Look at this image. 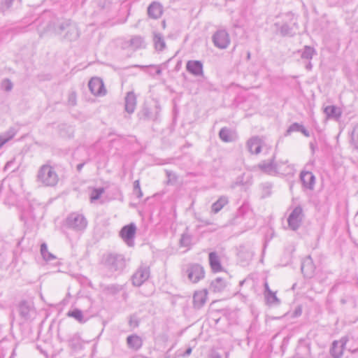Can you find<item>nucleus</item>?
Listing matches in <instances>:
<instances>
[{
	"label": "nucleus",
	"mask_w": 358,
	"mask_h": 358,
	"mask_svg": "<svg viewBox=\"0 0 358 358\" xmlns=\"http://www.w3.org/2000/svg\"><path fill=\"white\" fill-rule=\"evenodd\" d=\"M36 182L43 187H55L59 182V176L53 166L43 164L38 171Z\"/></svg>",
	"instance_id": "1"
},
{
	"label": "nucleus",
	"mask_w": 358,
	"mask_h": 358,
	"mask_svg": "<svg viewBox=\"0 0 358 358\" xmlns=\"http://www.w3.org/2000/svg\"><path fill=\"white\" fill-rule=\"evenodd\" d=\"M103 263L108 270L121 272L125 268L126 260L123 255L108 253L103 257Z\"/></svg>",
	"instance_id": "2"
},
{
	"label": "nucleus",
	"mask_w": 358,
	"mask_h": 358,
	"mask_svg": "<svg viewBox=\"0 0 358 358\" xmlns=\"http://www.w3.org/2000/svg\"><path fill=\"white\" fill-rule=\"evenodd\" d=\"M254 171H260L262 173L274 176L280 171V166L275 162V156L271 159L263 160L252 167Z\"/></svg>",
	"instance_id": "3"
},
{
	"label": "nucleus",
	"mask_w": 358,
	"mask_h": 358,
	"mask_svg": "<svg viewBox=\"0 0 358 358\" xmlns=\"http://www.w3.org/2000/svg\"><path fill=\"white\" fill-rule=\"evenodd\" d=\"M66 226L76 231L84 230L87 224L85 217L79 213H72L66 219Z\"/></svg>",
	"instance_id": "4"
},
{
	"label": "nucleus",
	"mask_w": 358,
	"mask_h": 358,
	"mask_svg": "<svg viewBox=\"0 0 358 358\" xmlns=\"http://www.w3.org/2000/svg\"><path fill=\"white\" fill-rule=\"evenodd\" d=\"M212 41L214 45L220 49H227L231 42L229 33L223 29H217L212 36Z\"/></svg>",
	"instance_id": "5"
},
{
	"label": "nucleus",
	"mask_w": 358,
	"mask_h": 358,
	"mask_svg": "<svg viewBox=\"0 0 358 358\" xmlns=\"http://www.w3.org/2000/svg\"><path fill=\"white\" fill-rule=\"evenodd\" d=\"M188 280L192 283H196L204 278L203 268L198 264H189L185 270Z\"/></svg>",
	"instance_id": "6"
},
{
	"label": "nucleus",
	"mask_w": 358,
	"mask_h": 358,
	"mask_svg": "<svg viewBox=\"0 0 358 358\" xmlns=\"http://www.w3.org/2000/svg\"><path fill=\"white\" fill-rule=\"evenodd\" d=\"M303 217L302 208L299 206L295 207L287 219L289 227L293 231L297 230L302 223Z\"/></svg>",
	"instance_id": "7"
},
{
	"label": "nucleus",
	"mask_w": 358,
	"mask_h": 358,
	"mask_svg": "<svg viewBox=\"0 0 358 358\" xmlns=\"http://www.w3.org/2000/svg\"><path fill=\"white\" fill-rule=\"evenodd\" d=\"M150 267L146 265H141L133 274L132 283L134 286L139 287L150 278Z\"/></svg>",
	"instance_id": "8"
},
{
	"label": "nucleus",
	"mask_w": 358,
	"mask_h": 358,
	"mask_svg": "<svg viewBox=\"0 0 358 358\" xmlns=\"http://www.w3.org/2000/svg\"><path fill=\"white\" fill-rule=\"evenodd\" d=\"M136 227L134 223L124 226L120 230V235L126 244L129 247L134 245V238Z\"/></svg>",
	"instance_id": "9"
},
{
	"label": "nucleus",
	"mask_w": 358,
	"mask_h": 358,
	"mask_svg": "<svg viewBox=\"0 0 358 358\" xmlns=\"http://www.w3.org/2000/svg\"><path fill=\"white\" fill-rule=\"evenodd\" d=\"M349 341L348 337H342L339 341H334L332 343L330 353L334 358H341L343 350Z\"/></svg>",
	"instance_id": "10"
},
{
	"label": "nucleus",
	"mask_w": 358,
	"mask_h": 358,
	"mask_svg": "<svg viewBox=\"0 0 358 358\" xmlns=\"http://www.w3.org/2000/svg\"><path fill=\"white\" fill-rule=\"evenodd\" d=\"M186 69L196 77L203 76V65L201 61L189 60L186 64Z\"/></svg>",
	"instance_id": "11"
},
{
	"label": "nucleus",
	"mask_w": 358,
	"mask_h": 358,
	"mask_svg": "<svg viewBox=\"0 0 358 358\" xmlns=\"http://www.w3.org/2000/svg\"><path fill=\"white\" fill-rule=\"evenodd\" d=\"M88 87L94 95L100 96L106 94L103 83L98 78H92L89 82Z\"/></svg>",
	"instance_id": "12"
},
{
	"label": "nucleus",
	"mask_w": 358,
	"mask_h": 358,
	"mask_svg": "<svg viewBox=\"0 0 358 358\" xmlns=\"http://www.w3.org/2000/svg\"><path fill=\"white\" fill-rule=\"evenodd\" d=\"M301 269L306 278H311L314 275L315 266L310 256H308L303 259Z\"/></svg>",
	"instance_id": "13"
},
{
	"label": "nucleus",
	"mask_w": 358,
	"mask_h": 358,
	"mask_svg": "<svg viewBox=\"0 0 358 358\" xmlns=\"http://www.w3.org/2000/svg\"><path fill=\"white\" fill-rule=\"evenodd\" d=\"M207 291L206 289L196 292L193 296L194 307L200 309L206 302Z\"/></svg>",
	"instance_id": "14"
},
{
	"label": "nucleus",
	"mask_w": 358,
	"mask_h": 358,
	"mask_svg": "<svg viewBox=\"0 0 358 358\" xmlns=\"http://www.w3.org/2000/svg\"><path fill=\"white\" fill-rule=\"evenodd\" d=\"M136 106V96L133 92H129L125 97V110L131 114L134 112Z\"/></svg>",
	"instance_id": "15"
},
{
	"label": "nucleus",
	"mask_w": 358,
	"mask_h": 358,
	"mask_svg": "<svg viewBox=\"0 0 358 358\" xmlns=\"http://www.w3.org/2000/svg\"><path fill=\"white\" fill-rule=\"evenodd\" d=\"M301 180L306 188L312 189L315 184V176L310 171H302L300 175Z\"/></svg>",
	"instance_id": "16"
},
{
	"label": "nucleus",
	"mask_w": 358,
	"mask_h": 358,
	"mask_svg": "<svg viewBox=\"0 0 358 358\" xmlns=\"http://www.w3.org/2000/svg\"><path fill=\"white\" fill-rule=\"evenodd\" d=\"M127 344L129 348L138 350L142 347L143 341L139 336L132 334L127 338Z\"/></svg>",
	"instance_id": "17"
},
{
	"label": "nucleus",
	"mask_w": 358,
	"mask_h": 358,
	"mask_svg": "<svg viewBox=\"0 0 358 358\" xmlns=\"http://www.w3.org/2000/svg\"><path fill=\"white\" fill-rule=\"evenodd\" d=\"M247 147L252 154H259L262 148L260 138L257 136L250 138L247 142Z\"/></svg>",
	"instance_id": "18"
},
{
	"label": "nucleus",
	"mask_w": 358,
	"mask_h": 358,
	"mask_svg": "<svg viewBox=\"0 0 358 358\" xmlns=\"http://www.w3.org/2000/svg\"><path fill=\"white\" fill-rule=\"evenodd\" d=\"M162 14V7L157 2H152L148 8V15L150 17L157 19Z\"/></svg>",
	"instance_id": "19"
},
{
	"label": "nucleus",
	"mask_w": 358,
	"mask_h": 358,
	"mask_svg": "<svg viewBox=\"0 0 358 358\" xmlns=\"http://www.w3.org/2000/svg\"><path fill=\"white\" fill-rule=\"evenodd\" d=\"M324 113L327 118L338 120L341 116L340 108L335 106H327L324 108Z\"/></svg>",
	"instance_id": "20"
},
{
	"label": "nucleus",
	"mask_w": 358,
	"mask_h": 358,
	"mask_svg": "<svg viewBox=\"0 0 358 358\" xmlns=\"http://www.w3.org/2000/svg\"><path fill=\"white\" fill-rule=\"evenodd\" d=\"M210 266L214 272H219L222 270V266L218 255L216 252H212L209 254Z\"/></svg>",
	"instance_id": "21"
},
{
	"label": "nucleus",
	"mask_w": 358,
	"mask_h": 358,
	"mask_svg": "<svg viewBox=\"0 0 358 358\" xmlns=\"http://www.w3.org/2000/svg\"><path fill=\"white\" fill-rule=\"evenodd\" d=\"M66 315L68 317L74 318L81 324L85 323L89 320V317H85L83 315V311L78 308H75L73 310L69 311Z\"/></svg>",
	"instance_id": "22"
},
{
	"label": "nucleus",
	"mask_w": 358,
	"mask_h": 358,
	"mask_svg": "<svg viewBox=\"0 0 358 358\" xmlns=\"http://www.w3.org/2000/svg\"><path fill=\"white\" fill-rule=\"evenodd\" d=\"M266 289V294L265 298L266 301V303L270 306H276L280 304V300L275 295V293L273 292L269 289L268 285L267 284L265 285Z\"/></svg>",
	"instance_id": "23"
},
{
	"label": "nucleus",
	"mask_w": 358,
	"mask_h": 358,
	"mask_svg": "<svg viewBox=\"0 0 358 358\" xmlns=\"http://www.w3.org/2000/svg\"><path fill=\"white\" fill-rule=\"evenodd\" d=\"M295 131L301 132L306 137L310 136V132L302 124L297 122H294L289 127L286 131V135H289L291 133Z\"/></svg>",
	"instance_id": "24"
},
{
	"label": "nucleus",
	"mask_w": 358,
	"mask_h": 358,
	"mask_svg": "<svg viewBox=\"0 0 358 358\" xmlns=\"http://www.w3.org/2000/svg\"><path fill=\"white\" fill-rule=\"evenodd\" d=\"M153 43L157 51H162L166 48L164 36L160 33H154Z\"/></svg>",
	"instance_id": "25"
},
{
	"label": "nucleus",
	"mask_w": 358,
	"mask_h": 358,
	"mask_svg": "<svg viewBox=\"0 0 358 358\" xmlns=\"http://www.w3.org/2000/svg\"><path fill=\"white\" fill-rule=\"evenodd\" d=\"M69 345L74 350H80L83 348V341L78 334H74L69 339Z\"/></svg>",
	"instance_id": "26"
},
{
	"label": "nucleus",
	"mask_w": 358,
	"mask_h": 358,
	"mask_svg": "<svg viewBox=\"0 0 358 358\" xmlns=\"http://www.w3.org/2000/svg\"><path fill=\"white\" fill-rule=\"evenodd\" d=\"M229 203L228 198L225 196H220L215 203L212 204L211 210L214 213L220 212L224 206Z\"/></svg>",
	"instance_id": "27"
},
{
	"label": "nucleus",
	"mask_w": 358,
	"mask_h": 358,
	"mask_svg": "<svg viewBox=\"0 0 358 358\" xmlns=\"http://www.w3.org/2000/svg\"><path fill=\"white\" fill-rule=\"evenodd\" d=\"M226 287V282L222 278H217L210 283V289L214 292H221Z\"/></svg>",
	"instance_id": "28"
},
{
	"label": "nucleus",
	"mask_w": 358,
	"mask_h": 358,
	"mask_svg": "<svg viewBox=\"0 0 358 358\" xmlns=\"http://www.w3.org/2000/svg\"><path fill=\"white\" fill-rule=\"evenodd\" d=\"M16 129L11 127L6 132L0 135V148L9 140L12 139L16 134Z\"/></svg>",
	"instance_id": "29"
},
{
	"label": "nucleus",
	"mask_w": 358,
	"mask_h": 358,
	"mask_svg": "<svg viewBox=\"0 0 358 358\" xmlns=\"http://www.w3.org/2000/svg\"><path fill=\"white\" fill-rule=\"evenodd\" d=\"M31 310L32 308L28 303L23 301L20 304V314L24 319H29L30 317V313Z\"/></svg>",
	"instance_id": "30"
},
{
	"label": "nucleus",
	"mask_w": 358,
	"mask_h": 358,
	"mask_svg": "<svg viewBox=\"0 0 358 358\" xmlns=\"http://www.w3.org/2000/svg\"><path fill=\"white\" fill-rule=\"evenodd\" d=\"M130 45L134 49H141L145 47V43L143 37L134 36L130 39Z\"/></svg>",
	"instance_id": "31"
},
{
	"label": "nucleus",
	"mask_w": 358,
	"mask_h": 358,
	"mask_svg": "<svg viewBox=\"0 0 358 358\" xmlns=\"http://www.w3.org/2000/svg\"><path fill=\"white\" fill-rule=\"evenodd\" d=\"M41 254L43 259L46 262H50L56 259V257L48 251V245L45 243L41 245Z\"/></svg>",
	"instance_id": "32"
},
{
	"label": "nucleus",
	"mask_w": 358,
	"mask_h": 358,
	"mask_svg": "<svg viewBox=\"0 0 358 358\" xmlns=\"http://www.w3.org/2000/svg\"><path fill=\"white\" fill-rule=\"evenodd\" d=\"M65 37L70 41L75 40L78 37V31L75 24L71 22V25L66 29Z\"/></svg>",
	"instance_id": "33"
},
{
	"label": "nucleus",
	"mask_w": 358,
	"mask_h": 358,
	"mask_svg": "<svg viewBox=\"0 0 358 358\" xmlns=\"http://www.w3.org/2000/svg\"><path fill=\"white\" fill-rule=\"evenodd\" d=\"M219 136L222 141L226 143L231 142L233 141V138L231 134V131L227 127H223L220 129L219 132Z\"/></svg>",
	"instance_id": "34"
},
{
	"label": "nucleus",
	"mask_w": 358,
	"mask_h": 358,
	"mask_svg": "<svg viewBox=\"0 0 358 358\" xmlns=\"http://www.w3.org/2000/svg\"><path fill=\"white\" fill-rule=\"evenodd\" d=\"M350 143L358 150V124L355 125L350 135Z\"/></svg>",
	"instance_id": "35"
},
{
	"label": "nucleus",
	"mask_w": 358,
	"mask_h": 358,
	"mask_svg": "<svg viewBox=\"0 0 358 358\" xmlns=\"http://www.w3.org/2000/svg\"><path fill=\"white\" fill-rule=\"evenodd\" d=\"M192 237L187 233H183L180 240V245L182 247H189L192 244Z\"/></svg>",
	"instance_id": "36"
},
{
	"label": "nucleus",
	"mask_w": 358,
	"mask_h": 358,
	"mask_svg": "<svg viewBox=\"0 0 358 358\" xmlns=\"http://www.w3.org/2000/svg\"><path fill=\"white\" fill-rule=\"evenodd\" d=\"M315 53V50L313 48L306 45L301 53V58L306 59H311L313 55Z\"/></svg>",
	"instance_id": "37"
},
{
	"label": "nucleus",
	"mask_w": 358,
	"mask_h": 358,
	"mask_svg": "<svg viewBox=\"0 0 358 358\" xmlns=\"http://www.w3.org/2000/svg\"><path fill=\"white\" fill-rule=\"evenodd\" d=\"M280 32L282 36H292V28L287 24H283L280 28Z\"/></svg>",
	"instance_id": "38"
},
{
	"label": "nucleus",
	"mask_w": 358,
	"mask_h": 358,
	"mask_svg": "<svg viewBox=\"0 0 358 358\" xmlns=\"http://www.w3.org/2000/svg\"><path fill=\"white\" fill-rule=\"evenodd\" d=\"M103 188L94 189L92 192L91 197H90L91 201H94L95 200L99 199L100 198V196H101V194H103Z\"/></svg>",
	"instance_id": "39"
},
{
	"label": "nucleus",
	"mask_w": 358,
	"mask_h": 358,
	"mask_svg": "<svg viewBox=\"0 0 358 358\" xmlns=\"http://www.w3.org/2000/svg\"><path fill=\"white\" fill-rule=\"evenodd\" d=\"M229 352H224L221 354L217 351H213L210 355V358H229Z\"/></svg>",
	"instance_id": "40"
},
{
	"label": "nucleus",
	"mask_w": 358,
	"mask_h": 358,
	"mask_svg": "<svg viewBox=\"0 0 358 358\" xmlns=\"http://www.w3.org/2000/svg\"><path fill=\"white\" fill-rule=\"evenodd\" d=\"M134 192L136 194L138 198H141L143 196V192L141 189L138 180H135L134 182Z\"/></svg>",
	"instance_id": "41"
},
{
	"label": "nucleus",
	"mask_w": 358,
	"mask_h": 358,
	"mask_svg": "<svg viewBox=\"0 0 358 358\" xmlns=\"http://www.w3.org/2000/svg\"><path fill=\"white\" fill-rule=\"evenodd\" d=\"M71 22L69 20L61 22L58 27V33L62 34V32L66 30L71 25Z\"/></svg>",
	"instance_id": "42"
},
{
	"label": "nucleus",
	"mask_w": 358,
	"mask_h": 358,
	"mask_svg": "<svg viewBox=\"0 0 358 358\" xmlns=\"http://www.w3.org/2000/svg\"><path fill=\"white\" fill-rule=\"evenodd\" d=\"M261 186H262V188L263 190L262 197H265V196L270 195L271 185L270 183L266 182V183L262 184Z\"/></svg>",
	"instance_id": "43"
},
{
	"label": "nucleus",
	"mask_w": 358,
	"mask_h": 358,
	"mask_svg": "<svg viewBox=\"0 0 358 358\" xmlns=\"http://www.w3.org/2000/svg\"><path fill=\"white\" fill-rule=\"evenodd\" d=\"M13 0H3L1 4V10L4 11L8 9L13 3Z\"/></svg>",
	"instance_id": "44"
},
{
	"label": "nucleus",
	"mask_w": 358,
	"mask_h": 358,
	"mask_svg": "<svg viewBox=\"0 0 358 358\" xmlns=\"http://www.w3.org/2000/svg\"><path fill=\"white\" fill-rule=\"evenodd\" d=\"M68 103L69 105L75 106L76 103V94L75 92H71L69 94Z\"/></svg>",
	"instance_id": "45"
},
{
	"label": "nucleus",
	"mask_w": 358,
	"mask_h": 358,
	"mask_svg": "<svg viewBox=\"0 0 358 358\" xmlns=\"http://www.w3.org/2000/svg\"><path fill=\"white\" fill-rule=\"evenodd\" d=\"M3 86L6 91L9 92L13 88V83H11V81L10 80L6 79L3 81Z\"/></svg>",
	"instance_id": "46"
},
{
	"label": "nucleus",
	"mask_w": 358,
	"mask_h": 358,
	"mask_svg": "<svg viewBox=\"0 0 358 358\" xmlns=\"http://www.w3.org/2000/svg\"><path fill=\"white\" fill-rule=\"evenodd\" d=\"M129 324L131 327H136L138 326V321L135 316H131L129 319Z\"/></svg>",
	"instance_id": "47"
},
{
	"label": "nucleus",
	"mask_w": 358,
	"mask_h": 358,
	"mask_svg": "<svg viewBox=\"0 0 358 358\" xmlns=\"http://www.w3.org/2000/svg\"><path fill=\"white\" fill-rule=\"evenodd\" d=\"M244 185L243 177V176H241L236 178L234 184L233 185V187L238 186V185Z\"/></svg>",
	"instance_id": "48"
},
{
	"label": "nucleus",
	"mask_w": 358,
	"mask_h": 358,
	"mask_svg": "<svg viewBox=\"0 0 358 358\" xmlns=\"http://www.w3.org/2000/svg\"><path fill=\"white\" fill-rule=\"evenodd\" d=\"M191 352H192V348H188L182 355L184 357L188 356V355H189L191 354Z\"/></svg>",
	"instance_id": "49"
},
{
	"label": "nucleus",
	"mask_w": 358,
	"mask_h": 358,
	"mask_svg": "<svg viewBox=\"0 0 358 358\" xmlns=\"http://www.w3.org/2000/svg\"><path fill=\"white\" fill-rule=\"evenodd\" d=\"M148 113H149V111L148 109H144L142 111V115H143L144 118L148 117Z\"/></svg>",
	"instance_id": "50"
},
{
	"label": "nucleus",
	"mask_w": 358,
	"mask_h": 358,
	"mask_svg": "<svg viewBox=\"0 0 358 358\" xmlns=\"http://www.w3.org/2000/svg\"><path fill=\"white\" fill-rule=\"evenodd\" d=\"M84 164H85L84 163H81V164H78L77 167H76L77 171H80L82 170L83 167L84 166Z\"/></svg>",
	"instance_id": "51"
},
{
	"label": "nucleus",
	"mask_w": 358,
	"mask_h": 358,
	"mask_svg": "<svg viewBox=\"0 0 358 358\" xmlns=\"http://www.w3.org/2000/svg\"><path fill=\"white\" fill-rule=\"evenodd\" d=\"M154 66L156 68V74L160 75L162 73V69H160V67L155 66Z\"/></svg>",
	"instance_id": "52"
},
{
	"label": "nucleus",
	"mask_w": 358,
	"mask_h": 358,
	"mask_svg": "<svg viewBox=\"0 0 358 358\" xmlns=\"http://www.w3.org/2000/svg\"><path fill=\"white\" fill-rule=\"evenodd\" d=\"M13 163V161H9L6 163L5 166V169H8L10 166H11V164Z\"/></svg>",
	"instance_id": "53"
},
{
	"label": "nucleus",
	"mask_w": 358,
	"mask_h": 358,
	"mask_svg": "<svg viewBox=\"0 0 358 358\" xmlns=\"http://www.w3.org/2000/svg\"><path fill=\"white\" fill-rule=\"evenodd\" d=\"M276 163H278L280 164V171H281L282 165L285 164L287 163V161H285V162L279 161V162H277Z\"/></svg>",
	"instance_id": "54"
},
{
	"label": "nucleus",
	"mask_w": 358,
	"mask_h": 358,
	"mask_svg": "<svg viewBox=\"0 0 358 358\" xmlns=\"http://www.w3.org/2000/svg\"><path fill=\"white\" fill-rule=\"evenodd\" d=\"M306 68H307L308 69H309V70H310V69H311V68H312V64H311V63H310V62H309V64L306 66Z\"/></svg>",
	"instance_id": "55"
},
{
	"label": "nucleus",
	"mask_w": 358,
	"mask_h": 358,
	"mask_svg": "<svg viewBox=\"0 0 358 358\" xmlns=\"http://www.w3.org/2000/svg\"><path fill=\"white\" fill-rule=\"evenodd\" d=\"M349 350L352 351V352H356L357 350H358V348H355V349H351L350 348Z\"/></svg>",
	"instance_id": "56"
},
{
	"label": "nucleus",
	"mask_w": 358,
	"mask_h": 358,
	"mask_svg": "<svg viewBox=\"0 0 358 358\" xmlns=\"http://www.w3.org/2000/svg\"><path fill=\"white\" fill-rule=\"evenodd\" d=\"M310 148L313 150V152H314V146H313V143H310Z\"/></svg>",
	"instance_id": "57"
},
{
	"label": "nucleus",
	"mask_w": 358,
	"mask_h": 358,
	"mask_svg": "<svg viewBox=\"0 0 358 358\" xmlns=\"http://www.w3.org/2000/svg\"><path fill=\"white\" fill-rule=\"evenodd\" d=\"M247 58H248V59H249L250 58V52L248 53Z\"/></svg>",
	"instance_id": "58"
}]
</instances>
